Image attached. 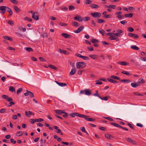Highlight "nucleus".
Wrapping results in <instances>:
<instances>
[{
    "label": "nucleus",
    "instance_id": "64",
    "mask_svg": "<svg viewBox=\"0 0 146 146\" xmlns=\"http://www.w3.org/2000/svg\"><path fill=\"white\" fill-rule=\"evenodd\" d=\"M22 91V88H19L17 91V93L18 94L19 93H20Z\"/></svg>",
    "mask_w": 146,
    "mask_h": 146
},
{
    "label": "nucleus",
    "instance_id": "26",
    "mask_svg": "<svg viewBox=\"0 0 146 146\" xmlns=\"http://www.w3.org/2000/svg\"><path fill=\"white\" fill-rule=\"evenodd\" d=\"M99 32L103 36H104V35L105 31L104 30L102 29H99Z\"/></svg>",
    "mask_w": 146,
    "mask_h": 146
},
{
    "label": "nucleus",
    "instance_id": "3",
    "mask_svg": "<svg viewBox=\"0 0 146 146\" xmlns=\"http://www.w3.org/2000/svg\"><path fill=\"white\" fill-rule=\"evenodd\" d=\"M76 68L78 69H82L86 66L85 63L83 62H78L76 64Z\"/></svg>",
    "mask_w": 146,
    "mask_h": 146
},
{
    "label": "nucleus",
    "instance_id": "56",
    "mask_svg": "<svg viewBox=\"0 0 146 146\" xmlns=\"http://www.w3.org/2000/svg\"><path fill=\"white\" fill-rule=\"evenodd\" d=\"M11 26H13L14 24V23L13 21H8L7 22Z\"/></svg>",
    "mask_w": 146,
    "mask_h": 146
},
{
    "label": "nucleus",
    "instance_id": "50",
    "mask_svg": "<svg viewBox=\"0 0 146 146\" xmlns=\"http://www.w3.org/2000/svg\"><path fill=\"white\" fill-rule=\"evenodd\" d=\"M69 9L70 11H71L72 10H74L75 9V7L72 5L70 6H69Z\"/></svg>",
    "mask_w": 146,
    "mask_h": 146
},
{
    "label": "nucleus",
    "instance_id": "25",
    "mask_svg": "<svg viewBox=\"0 0 146 146\" xmlns=\"http://www.w3.org/2000/svg\"><path fill=\"white\" fill-rule=\"evenodd\" d=\"M105 137L108 139H110L111 138H113V137L111 135L108 134L105 135Z\"/></svg>",
    "mask_w": 146,
    "mask_h": 146
},
{
    "label": "nucleus",
    "instance_id": "5",
    "mask_svg": "<svg viewBox=\"0 0 146 146\" xmlns=\"http://www.w3.org/2000/svg\"><path fill=\"white\" fill-rule=\"evenodd\" d=\"M8 8V7L5 6H0V10H1V13L4 14L6 11V10Z\"/></svg>",
    "mask_w": 146,
    "mask_h": 146
},
{
    "label": "nucleus",
    "instance_id": "54",
    "mask_svg": "<svg viewBox=\"0 0 146 146\" xmlns=\"http://www.w3.org/2000/svg\"><path fill=\"white\" fill-rule=\"evenodd\" d=\"M127 30L130 32H132L134 31L133 28L131 27L128 28Z\"/></svg>",
    "mask_w": 146,
    "mask_h": 146
},
{
    "label": "nucleus",
    "instance_id": "11",
    "mask_svg": "<svg viewBox=\"0 0 146 146\" xmlns=\"http://www.w3.org/2000/svg\"><path fill=\"white\" fill-rule=\"evenodd\" d=\"M128 36L129 37H133L135 38H139V36L137 34H133L131 33H128Z\"/></svg>",
    "mask_w": 146,
    "mask_h": 146
},
{
    "label": "nucleus",
    "instance_id": "8",
    "mask_svg": "<svg viewBox=\"0 0 146 146\" xmlns=\"http://www.w3.org/2000/svg\"><path fill=\"white\" fill-rule=\"evenodd\" d=\"M125 139L127 141L131 143L134 145H137L136 142L135 141L131 139L129 137H126L125 138Z\"/></svg>",
    "mask_w": 146,
    "mask_h": 146
},
{
    "label": "nucleus",
    "instance_id": "48",
    "mask_svg": "<svg viewBox=\"0 0 146 146\" xmlns=\"http://www.w3.org/2000/svg\"><path fill=\"white\" fill-rule=\"evenodd\" d=\"M120 23L122 24L125 25L127 23V21L126 20H123L121 21Z\"/></svg>",
    "mask_w": 146,
    "mask_h": 146
},
{
    "label": "nucleus",
    "instance_id": "4",
    "mask_svg": "<svg viewBox=\"0 0 146 146\" xmlns=\"http://www.w3.org/2000/svg\"><path fill=\"white\" fill-rule=\"evenodd\" d=\"M90 15L95 18H99L101 16V13L97 12L92 13H91Z\"/></svg>",
    "mask_w": 146,
    "mask_h": 146
},
{
    "label": "nucleus",
    "instance_id": "41",
    "mask_svg": "<svg viewBox=\"0 0 146 146\" xmlns=\"http://www.w3.org/2000/svg\"><path fill=\"white\" fill-rule=\"evenodd\" d=\"M89 56L93 59H95L96 58L97 56V55L95 54L94 55H90Z\"/></svg>",
    "mask_w": 146,
    "mask_h": 146
},
{
    "label": "nucleus",
    "instance_id": "17",
    "mask_svg": "<svg viewBox=\"0 0 146 146\" xmlns=\"http://www.w3.org/2000/svg\"><path fill=\"white\" fill-rule=\"evenodd\" d=\"M61 35L65 38H68L71 37V35L67 33H62L61 34Z\"/></svg>",
    "mask_w": 146,
    "mask_h": 146
},
{
    "label": "nucleus",
    "instance_id": "1",
    "mask_svg": "<svg viewBox=\"0 0 146 146\" xmlns=\"http://www.w3.org/2000/svg\"><path fill=\"white\" fill-rule=\"evenodd\" d=\"M76 115L80 117L84 118L85 120L86 121H93L95 120V119L88 117H89L88 116L86 115L83 114H80L77 113H76Z\"/></svg>",
    "mask_w": 146,
    "mask_h": 146
},
{
    "label": "nucleus",
    "instance_id": "29",
    "mask_svg": "<svg viewBox=\"0 0 146 146\" xmlns=\"http://www.w3.org/2000/svg\"><path fill=\"white\" fill-rule=\"evenodd\" d=\"M111 78H113L114 79H115L117 80H119L120 78H119L117 77V76H114V75H112L110 76Z\"/></svg>",
    "mask_w": 146,
    "mask_h": 146
},
{
    "label": "nucleus",
    "instance_id": "55",
    "mask_svg": "<svg viewBox=\"0 0 146 146\" xmlns=\"http://www.w3.org/2000/svg\"><path fill=\"white\" fill-rule=\"evenodd\" d=\"M59 25L60 26H66L67 25V24L65 23H63L60 22L59 23Z\"/></svg>",
    "mask_w": 146,
    "mask_h": 146
},
{
    "label": "nucleus",
    "instance_id": "34",
    "mask_svg": "<svg viewBox=\"0 0 146 146\" xmlns=\"http://www.w3.org/2000/svg\"><path fill=\"white\" fill-rule=\"evenodd\" d=\"M14 9L16 11L17 13L19 12L20 11V9L16 6L14 7Z\"/></svg>",
    "mask_w": 146,
    "mask_h": 146
},
{
    "label": "nucleus",
    "instance_id": "13",
    "mask_svg": "<svg viewBox=\"0 0 146 146\" xmlns=\"http://www.w3.org/2000/svg\"><path fill=\"white\" fill-rule=\"evenodd\" d=\"M74 20H77L79 22H81L83 21V19L80 16L75 17L74 18Z\"/></svg>",
    "mask_w": 146,
    "mask_h": 146
},
{
    "label": "nucleus",
    "instance_id": "21",
    "mask_svg": "<svg viewBox=\"0 0 146 146\" xmlns=\"http://www.w3.org/2000/svg\"><path fill=\"white\" fill-rule=\"evenodd\" d=\"M107 8H112L113 9H115V7H116V6L114 5H105V6Z\"/></svg>",
    "mask_w": 146,
    "mask_h": 146
},
{
    "label": "nucleus",
    "instance_id": "46",
    "mask_svg": "<svg viewBox=\"0 0 146 146\" xmlns=\"http://www.w3.org/2000/svg\"><path fill=\"white\" fill-rule=\"evenodd\" d=\"M90 19V17H85L83 19V20L84 21H87Z\"/></svg>",
    "mask_w": 146,
    "mask_h": 146
},
{
    "label": "nucleus",
    "instance_id": "2",
    "mask_svg": "<svg viewBox=\"0 0 146 146\" xmlns=\"http://www.w3.org/2000/svg\"><path fill=\"white\" fill-rule=\"evenodd\" d=\"M76 115L80 117L84 118L85 120L86 121H93L95 120V119L88 117H89L88 116L86 115L83 114H80L77 113H76Z\"/></svg>",
    "mask_w": 146,
    "mask_h": 146
},
{
    "label": "nucleus",
    "instance_id": "9",
    "mask_svg": "<svg viewBox=\"0 0 146 146\" xmlns=\"http://www.w3.org/2000/svg\"><path fill=\"white\" fill-rule=\"evenodd\" d=\"M32 17L35 20H38L39 17L37 15V12H35L33 13Z\"/></svg>",
    "mask_w": 146,
    "mask_h": 146
},
{
    "label": "nucleus",
    "instance_id": "51",
    "mask_svg": "<svg viewBox=\"0 0 146 146\" xmlns=\"http://www.w3.org/2000/svg\"><path fill=\"white\" fill-rule=\"evenodd\" d=\"M76 113H70L69 115L73 117H74L76 115Z\"/></svg>",
    "mask_w": 146,
    "mask_h": 146
},
{
    "label": "nucleus",
    "instance_id": "30",
    "mask_svg": "<svg viewBox=\"0 0 146 146\" xmlns=\"http://www.w3.org/2000/svg\"><path fill=\"white\" fill-rule=\"evenodd\" d=\"M97 22L100 23H101L105 22V21L103 19H97Z\"/></svg>",
    "mask_w": 146,
    "mask_h": 146
},
{
    "label": "nucleus",
    "instance_id": "47",
    "mask_svg": "<svg viewBox=\"0 0 146 146\" xmlns=\"http://www.w3.org/2000/svg\"><path fill=\"white\" fill-rule=\"evenodd\" d=\"M110 96H105L104 98H102L101 97V98H100L102 100H104L105 101H107L108 100V98H109Z\"/></svg>",
    "mask_w": 146,
    "mask_h": 146
},
{
    "label": "nucleus",
    "instance_id": "43",
    "mask_svg": "<svg viewBox=\"0 0 146 146\" xmlns=\"http://www.w3.org/2000/svg\"><path fill=\"white\" fill-rule=\"evenodd\" d=\"M82 129H81V131L84 132V133H86L87 135L88 136L89 135V134L88 133L85 131V128L84 127H82Z\"/></svg>",
    "mask_w": 146,
    "mask_h": 146
},
{
    "label": "nucleus",
    "instance_id": "18",
    "mask_svg": "<svg viewBox=\"0 0 146 146\" xmlns=\"http://www.w3.org/2000/svg\"><path fill=\"white\" fill-rule=\"evenodd\" d=\"M58 51L61 52V53H63L66 54H68L69 53L67 51L61 49H59L58 50Z\"/></svg>",
    "mask_w": 146,
    "mask_h": 146
},
{
    "label": "nucleus",
    "instance_id": "39",
    "mask_svg": "<svg viewBox=\"0 0 146 146\" xmlns=\"http://www.w3.org/2000/svg\"><path fill=\"white\" fill-rule=\"evenodd\" d=\"M7 11L9 13V15L11 16L13 14V12L12 11L11 9L8 7V8H7Z\"/></svg>",
    "mask_w": 146,
    "mask_h": 146
},
{
    "label": "nucleus",
    "instance_id": "28",
    "mask_svg": "<svg viewBox=\"0 0 146 146\" xmlns=\"http://www.w3.org/2000/svg\"><path fill=\"white\" fill-rule=\"evenodd\" d=\"M91 41L94 43H98L99 42V41L98 40L95 39H92L91 40Z\"/></svg>",
    "mask_w": 146,
    "mask_h": 146
},
{
    "label": "nucleus",
    "instance_id": "59",
    "mask_svg": "<svg viewBox=\"0 0 146 146\" xmlns=\"http://www.w3.org/2000/svg\"><path fill=\"white\" fill-rule=\"evenodd\" d=\"M10 142L13 144H15L16 142V141L14 140L12 138L10 139Z\"/></svg>",
    "mask_w": 146,
    "mask_h": 146
},
{
    "label": "nucleus",
    "instance_id": "57",
    "mask_svg": "<svg viewBox=\"0 0 146 146\" xmlns=\"http://www.w3.org/2000/svg\"><path fill=\"white\" fill-rule=\"evenodd\" d=\"M39 58L40 61H42L43 62H45L46 61V60L45 59H44V58H43L42 57H39Z\"/></svg>",
    "mask_w": 146,
    "mask_h": 146
},
{
    "label": "nucleus",
    "instance_id": "53",
    "mask_svg": "<svg viewBox=\"0 0 146 146\" xmlns=\"http://www.w3.org/2000/svg\"><path fill=\"white\" fill-rule=\"evenodd\" d=\"M94 96H98L99 98H101V97L98 94V91H96V93L94 94Z\"/></svg>",
    "mask_w": 146,
    "mask_h": 146
},
{
    "label": "nucleus",
    "instance_id": "40",
    "mask_svg": "<svg viewBox=\"0 0 146 146\" xmlns=\"http://www.w3.org/2000/svg\"><path fill=\"white\" fill-rule=\"evenodd\" d=\"M137 82H139V85H140V84L141 83H144L145 82V81L144 80L143 78H141L140 79H139V81Z\"/></svg>",
    "mask_w": 146,
    "mask_h": 146
},
{
    "label": "nucleus",
    "instance_id": "44",
    "mask_svg": "<svg viewBox=\"0 0 146 146\" xmlns=\"http://www.w3.org/2000/svg\"><path fill=\"white\" fill-rule=\"evenodd\" d=\"M24 19L25 20H27L28 21H30V22H32L33 20L31 19L28 17H25L24 18Z\"/></svg>",
    "mask_w": 146,
    "mask_h": 146
},
{
    "label": "nucleus",
    "instance_id": "20",
    "mask_svg": "<svg viewBox=\"0 0 146 146\" xmlns=\"http://www.w3.org/2000/svg\"><path fill=\"white\" fill-rule=\"evenodd\" d=\"M3 37V38L5 39H6L11 41H12L13 40V39L10 37L4 36Z\"/></svg>",
    "mask_w": 146,
    "mask_h": 146
},
{
    "label": "nucleus",
    "instance_id": "22",
    "mask_svg": "<svg viewBox=\"0 0 146 146\" xmlns=\"http://www.w3.org/2000/svg\"><path fill=\"white\" fill-rule=\"evenodd\" d=\"M121 82L126 83H129L131 82V81L128 79L121 80H120Z\"/></svg>",
    "mask_w": 146,
    "mask_h": 146
},
{
    "label": "nucleus",
    "instance_id": "14",
    "mask_svg": "<svg viewBox=\"0 0 146 146\" xmlns=\"http://www.w3.org/2000/svg\"><path fill=\"white\" fill-rule=\"evenodd\" d=\"M117 63L123 66H126L129 64V63L125 61L119 62H117Z\"/></svg>",
    "mask_w": 146,
    "mask_h": 146
},
{
    "label": "nucleus",
    "instance_id": "60",
    "mask_svg": "<svg viewBox=\"0 0 146 146\" xmlns=\"http://www.w3.org/2000/svg\"><path fill=\"white\" fill-rule=\"evenodd\" d=\"M36 119H31V121L30 122V123L32 124H34L35 122H36V121H35Z\"/></svg>",
    "mask_w": 146,
    "mask_h": 146
},
{
    "label": "nucleus",
    "instance_id": "6",
    "mask_svg": "<svg viewBox=\"0 0 146 146\" xmlns=\"http://www.w3.org/2000/svg\"><path fill=\"white\" fill-rule=\"evenodd\" d=\"M84 28V26L83 25H81L79 27L77 30L74 31V32L77 33H80V32L82 31Z\"/></svg>",
    "mask_w": 146,
    "mask_h": 146
},
{
    "label": "nucleus",
    "instance_id": "12",
    "mask_svg": "<svg viewBox=\"0 0 146 146\" xmlns=\"http://www.w3.org/2000/svg\"><path fill=\"white\" fill-rule=\"evenodd\" d=\"M139 82H135L134 83H131V85L133 88H136L139 86Z\"/></svg>",
    "mask_w": 146,
    "mask_h": 146
},
{
    "label": "nucleus",
    "instance_id": "16",
    "mask_svg": "<svg viewBox=\"0 0 146 146\" xmlns=\"http://www.w3.org/2000/svg\"><path fill=\"white\" fill-rule=\"evenodd\" d=\"M76 68L75 67L73 68L71 70V71L69 73L70 75H74L76 72Z\"/></svg>",
    "mask_w": 146,
    "mask_h": 146
},
{
    "label": "nucleus",
    "instance_id": "23",
    "mask_svg": "<svg viewBox=\"0 0 146 146\" xmlns=\"http://www.w3.org/2000/svg\"><path fill=\"white\" fill-rule=\"evenodd\" d=\"M133 14L132 13H129L128 14H125V17H132L133 16Z\"/></svg>",
    "mask_w": 146,
    "mask_h": 146
},
{
    "label": "nucleus",
    "instance_id": "52",
    "mask_svg": "<svg viewBox=\"0 0 146 146\" xmlns=\"http://www.w3.org/2000/svg\"><path fill=\"white\" fill-rule=\"evenodd\" d=\"M36 120H35V121H36V122H40L44 121L43 119L40 118H38V119H36Z\"/></svg>",
    "mask_w": 146,
    "mask_h": 146
},
{
    "label": "nucleus",
    "instance_id": "45",
    "mask_svg": "<svg viewBox=\"0 0 146 146\" xmlns=\"http://www.w3.org/2000/svg\"><path fill=\"white\" fill-rule=\"evenodd\" d=\"M72 25L75 27H77L79 26L78 25V23L75 21L74 22L72 23Z\"/></svg>",
    "mask_w": 146,
    "mask_h": 146
},
{
    "label": "nucleus",
    "instance_id": "19",
    "mask_svg": "<svg viewBox=\"0 0 146 146\" xmlns=\"http://www.w3.org/2000/svg\"><path fill=\"white\" fill-rule=\"evenodd\" d=\"M62 112H63V111L62 110H55V113L58 115H61L63 113H61Z\"/></svg>",
    "mask_w": 146,
    "mask_h": 146
},
{
    "label": "nucleus",
    "instance_id": "32",
    "mask_svg": "<svg viewBox=\"0 0 146 146\" xmlns=\"http://www.w3.org/2000/svg\"><path fill=\"white\" fill-rule=\"evenodd\" d=\"M61 113H63L62 114H63V115L62 116L64 118H66L68 116V113H67L66 112H64V111L63 112H62Z\"/></svg>",
    "mask_w": 146,
    "mask_h": 146
},
{
    "label": "nucleus",
    "instance_id": "58",
    "mask_svg": "<svg viewBox=\"0 0 146 146\" xmlns=\"http://www.w3.org/2000/svg\"><path fill=\"white\" fill-rule=\"evenodd\" d=\"M118 127L122 129H124V130H127V131L128 130V129L127 128H126L122 127L120 125H119Z\"/></svg>",
    "mask_w": 146,
    "mask_h": 146
},
{
    "label": "nucleus",
    "instance_id": "49",
    "mask_svg": "<svg viewBox=\"0 0 146 146\" xmlns=\"http://www.w3.org/2000/svg\"><path fill=\"white\" fill-rule=\"evenodd\" d=\"M29 93V95L30 96L31 98H33L34 97V95L33 93L30 92L28 91Z\"/></svg>",
    "mask_w": 146,
    "mask_h": 146
},
{
    "label": "nucleus",
    "instance_id": "63",
    "mask_svg": "<svg viewBox=\"0 0 146 146\" xmlns=\"http://www.w3.org/2000/svg\"><path fill=\"white\" fill-rule=\"evenodd\" d=\"M107 80L109 82L112 83H113L114 80H113V79L110 78H108Z\"/></svg>",
    "mask_w": 146,
    "mask_h": 146
},
{
    "label": "nucleus",
    "instance_id": "37",
    "mask_svg": "<svg viewBox=\"0 0 146 146\" xmlns=\"http://www.w3.org/2000/svg\"><path fill=\"white\" fill-rule=\"evenodd\" d=\"M9 90L11 92H13L15 91V90L14 87L12 86H10L9 87Z\"/></svg>",
    "mask_w": 146,
    "mask_h": 146
},
{
    "label": "nucleus",
    "instance_id": "10",
    "mask_svg": "<svg viewBox=\"0 0 146 146\" xmlns=\"http://www.w3.org/2000/svg\"><path fill=\"white\" fill-rule=\"evenodd\" d=\"M2 97L3 98L7 99L8 102H11V101H13L12 98H9L6 95H2Z\"/></svg>",
    "mask_w": 146,
    "mask_h": 146
},
{
    "label": "nucleus",
    "instance_id": "31",
    "mask_svg": "<svg viewBox=\"0 0 146 146\" xmlns=\"http://www.w3.org/2000/svg\"><path fill=\"white\" fill-rule=\"evenodd\" d=\"M25 50L29 52H31L33 51V49L30 47H26L25 48Z\"/></svg>",
    "mask_w": 146,
    "mask_h": 146
},
{
    "label": "nucleus",
    "instance_id": "24",
    "mask_svg": "<svg viewBox=\"0 0 146 146\" xmlns=\"http://www.w3.org/2000/svg\"><path fill=\"white\" fill-rule=\"evenodd\" d=\"M131 48L133 49L137 50L139 49V48L135 45H132L131 46Z\"/></svg>",
    "mask_w": 146,
    "mask_h": 146
},
{
    "label": "nucleus",
    "instance_id": "61",
    "mask_svg": "<svg viewBox=\"0 0 146 146\" xmlns=\"http://www.w3.org/2000/svg\"><path fill=\"white\" fill-rule=\"evenodd\" d=\"M82 59H83L86 60H89V58L87 56H83Z\"/></svg>",
    "mask_w": 146,
    "mask_h": 146
},
{
    "label": "nucleus",
    "instance_id": "36",
    "mask_svg": "<svg viewBox=\"0 0 146 146\" xmlns=\"http://www.w3.org/2000/svg\"><path fill=\"white\" fill-rule=\"evenodd\" d=\"M90 7L92 8H95L96 9H97L99 7V6L98 5H97L96 4H92Z\"/></svg>",
    "mask_w": 146,
    "mask_h": 146
},
{
    "label": "nucleus",
    "instance_id": "35",
    "mask_svg": "<svg viewBox=\"0 0 146 146\" xmlns=\"http://www.w3.org/2000/svg\"><path fill=\"white\" fill-rule=\"evenodd\" d=\"M48 67L53 69L56 70L57 69V68L53 65L49 64L48 65Z\"/></svg>",
    "mask_w": 146,
    "mask_h": 146
},
{
    "label": "nucleus",
    "instance_id": "38",
    "mask_svg": "<svg viewBox=\"0 0 146 146\" xmlns=\"http://www.w3.org/2000/svg\"><path fill=\"white\" fill-rule=\"evenodd\" d=\"M58 85L60 86L63 87L66 86L67 85V84L66 83L60 82V83L58 84Z\"/></svg>",
    "mask_w": 146,
    "mask_h": 146
},
{
    "label": "nucleus",
    "instance_id": "33",
    "mask_svg": "<svg viewBox=\"0 0 146 146\" xmlns=\"http://www.w3.org/2000/svg\"><path fill=\"white\" fill-rule=\"evenodd\" d=\"M23 134V132L21 131H19L17 133L16 135L17 136H22Z\"/></svg>",
    "mask_w": 146,
    "mask_h": 146
},
{
    "label": "nucleus",
    "instance_id": "27",
    "mask_svg": "<svg viewBox=\"0 0 146 146\" xmlns=\"http://www.w3.org/2000/svg\"><path fill=\"white\" fill-rule=\"evenodd\" d=\"M121 73L123 74H126L127 76H130L131 75V74L130 73L127 71H123L121 72Z\"/></svg>",
    "mask_w": 146,
    "mask_h": 146
},
{
    "label": "nucleus",
    "instance_id": "42",
    "mask_svg": "<svg viewBox=\"0 0 146 146\" xmlns=\"http://www.w3.org/2000/svg\"><path fill=\"white\" fill-rule=\"evenodd\" d=\"M110 124L117 127H118L119 125V124L115 123H110Z\"/></svg>",
    "mask_w": 146,
    "mask_h": 146
},
{
    "label": "nucleus",
    "instance_id": "62",
    "mask_svg": "<svg viewBox=\"0 0 146 146\" xmlns=\"http://www.w3.org/2000/svg\"><path fill=\"white\" fill-rule=\"evenodd\" d=\"M10 1L13 3L14 4H17L18 2L16 0H10Z\"/></svg>",
    "mask_w": 146,
    "mask_h": 146
},
{
    "label": "nucleus",
    "instance_id": "7",
    "mask_svg": "<svg viewBox=\"0 0 146 146\" xmlns=\"http://www.w3.org/2000/svg\"><path fill=\"white\" fill-rule=\"evenodd\" d=\"M116 31L118 33H113V35L117 36H120L121 35V33H123V31L121 30H117Z\"/></svg>",
    "mask_w": 146,
    "mask_h": 146
},
{
    "label": "nucleus",
    "instance_id": "15",
    "mask_svg": "<svg viewBox=\"0 0 146 146\" xmlns=\"http://www.w3.org/2000/svg\"><path fill=\"white\" fill-rule=\"evenodd\" d=\"M85 94L89 96L91 94V92L88 89H85L84 90Z\"/></svg>",
    "mask_w": 146,
    "mask_h": 146
}]
</instances>
